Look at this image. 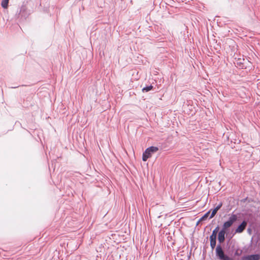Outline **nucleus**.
<instances>
[{"mask_svg": "<svg viewBox=\"0 0 260 260\" xmlns=\"http://www.w3.org/2000/svg\"><path fill=\"white\" fill-rule=\"evenodd\" d=\"M247 224V221L244 220L242 222V223L238 225L237 228L235 230V233H242L244 230L245 229Z\"/></svg>", "mask_w": 260, "mask_h": 260, "instance_id": "nucleus-5", "label": "nucleus"}, {"mask_svg": "<svg viewBox=\"0 0 260 260\" xmlns=\"http://www.w3.org/2000/svg\"><path fill=\"white\" fill-rule=\"evenodd\" d=\"M237 216L236 214H232L229 218V220L225 221L223 224L222 229L226 231V230L231 227L233 224L237 220Z\"/></svg>", "mask_w": 260, "mask_h": 260, "instance_id": "nucleus-3", "label": "nucleus"}, {"mask_svg": "<svg viewBox=\"0 0 260 260\" xmlns=\"http://www.w3.org/2000/svg\"><path fill=\"white\" fill-rule=\"evenodd\" d=\"M216 213H217V211L214 209L212 210V213L210 215V218H213L215 216V215L216 214Z\"/></svg>", "mask_w": 260, "mask_h": 260, "instance_id": "nucleus-12", "label": "nucleus"}, {"mask_svg": "<svg viewBox=\"0 0 260 260\" xmlns=\"http://www.w3.org/2000/svg\"><path fill=\"white\" fill-rule=\"evenodd\" d=\"M158 150V147L155 146H151L147 148L143 153L142 160L146 161L148 158L151 157L153 153L156 152Z\"/></svg>", "mask_w": 260, "mask_h": 260, "instance_id": "nucleus-2", "label": "nucleus"}, {"mask_svg": "<svg viewBox=\"0 0 260 260\" xmlns=\"http://www.w3.org/2000/svg\"><path fill=\"white\" fill-rule=\"evenodd\" d=\"M215 252L216 256L220 260H234L233 258L224 254L221 244L217 245L215 249Z\"/></svg>", "mask_w": 260, "mask_h": 260, "instance_id": "nucleus-1", "label": "nucleus"}, {"mask_svg": "<svg viewBox=\"0 0 260 260\" xmlns=\"http://www.w3.org/2000/svg\"><path fill=\"white\" fill-rule=\"evenodd\" d=\"M210 246H211L212 250H213L216 246V239L210 238Z\"/></svg>", "mask_w": 260, "mask_h": 260, "instance_id": "nucleus-8", "label": "nucleus"}, {"mask_svg": "<svg viewBox=\"0 0 260 260\" xmlns=\"http://www.w3.org/2000/svg\"><path fill=\"white\" fill-rule=\"evenodd\" d=\"M9 0H3L1 3V5L3 8H7L8 5Z\"/></svg>", "mask_w": 260, "mask_h": 260, "instance_id": "nucleus-10", "label": "nucleus"}, {"mask_svg": "<svg viewBox=\"0 0 260 260\" xmlns=\"http://www.w3.org/2000/svg\"><path fill=\"white\" fill-rule=\"evenodd\" d=\"M219 230V226H217L213 231L212 234L210 236V238L216 239L217 233Z\"/></svg>", "mask_w": 260, "mask_h": 260, "instance_id": "nucleus-7", "label": "nucleus"}, {"mask_svg": "<svg viewBox=\"0 0 260 260\" xmlns=\"http://www.w3.org/2000/svg\"><path fill=\"white\" fill-rule=\"evenodd\" d=\"M242 260H260V254H255L244 256Z\"/></svg>", "mask_w": 260, "mask_h": 260, "instance_id": "nucleus-4", "label": "nucleus"}, {"mask_svg": "<svg viewBox=\"0 0 260 260\" xmlns=\"http://www.w3.org/2000/svg\"><path fill=\"white\" fill-rule=\"evenodd\" d=\"M210 213V211H209L206 213H205L204 214V215L201 218H200V221L204 220H205L206 219H207V217H208Z\"/></svg>", "mask_w": 260, "mask_h": 260, "instance_id": "nucleus-11", "label": "nucleus"}, {"mask_svg": "<svg viewBox=\"0 0 260 260\" xmlns=\"http://www.w3.org/2000/svg\"><path fill=\"white\" fill-rule=\"evenodd\" d=\"M241 253H242L241 250L239 251L238 250H237L235 253V255L239 256L241 254Z\"/></svg>", "mask_w": 260, "mask_h": 260, "instance_id": "nucleus-14", "label": "nucleus"}, {"mask_svg": "<svg viewBox=\"0 0 260 260\" xmlns=\"http://www.w3.org/2000/svg\"><path fill=\"white\" fill-rule=\"evenodd\" d=\"M152 88H153V86L150 85L149 86H146V87L143 88L142 91L143 92H148V91L151 90Z\"/></svg>", "mask_w": 260, "mask_h": 260, "instance_id": "nucleus-9", "label": "nucleus"}, {"mask_svg": "<svg viewBox=\"0 0 260 260\" xmlns=\"http://www.w3.org/2000/svg\"><path fill=\"white\" fill-rule=\"evenodd\" d=\"M222 203H220L214 209L217 212V211L222 207Z\"/></svg>", "mask_w": 260, "mask_h": 260, "instance_id": "nucleus-13", "label": "nucleus"}, {"mask_svg": "<svg viewBox=\"0 0 260 260\" xmlns=\"http://www.w3.org/2000/svg\"><path fill=\"white\" fill-rule=\"evenodd\" d=\"M225 234H226V231L221 229L218 234V240L219 242V244L223 243L225 239Z\"/></svg>", "mask_w": 260, "mask_h": 260, "instance_id": "nucleus-6", "label": "nucleus"}]
</instances>
